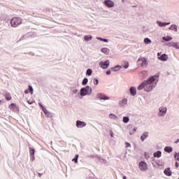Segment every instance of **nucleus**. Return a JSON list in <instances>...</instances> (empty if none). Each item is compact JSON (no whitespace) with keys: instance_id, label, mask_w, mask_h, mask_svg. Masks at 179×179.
Instances as JSON below:
<instances>
[{"instance_id":"ea45409f","label":"nucleus","mask_w":179,"mask_h":179,"mask_svg":"<svg viewBox=\"0 0 179 179\" xmlns=\"http://www.w3.org/2000/svg\"><path fill=\"white\" fill-rule=\"evenodd\" d=\"M29 88L31 92V94H33V87H31V85H29Z\"/></svg>"},{"instance_id":"de8ad7c7","label":"nucleus","mask_w":179,"mask_h":179,"mask_svg":"<svg viewBox=\"0 0 179 179\" xmlns=\"http://www.w3.org/2000/svg\"><path fill=\"white\" fill-rule=\"evenodd\" d=\"M24 93H25V94H28V93H29V90H26L24 91Z\"/></svg>"},{"instance_id":"8fccbe9b","label":"nucleus","mask_w":179,"mask_h":179,"mask_svg":"<svg viewBox=\"0 0 179 179\" xmlns=\"http://www.w3.org/2000/svg\"><path fill=\"white\" fill-rule=\"evenodd\" d=\"M27 103H29V104H33V101H27Z\"/></svg>"},{"instance_id":"cd10ccee","label":"nucleus","mask_w":179,"mask_h":179,"mask_svg":"<svg viewBox=\"0 0 179 179\" xmlns=\"http://www.w3.org/2000/svg\"><path fill=\"white\" fill-rule=\"evenodd\" d=\"M123 67L124 68V69H128V68H129V63L128 62H124Z\"/></svg>"},{"instance_id":"58836bf2","label":"nucleus","mask_w":179,"mask_h":179,"mask_svg":"<svg viewBox=\"0 0 179 179\" xmlns=\"http://www.w3.org/2000/svg\"><path fill=\"white\" fill-rule=\"evenodd\" d=\"M93 82L95 85H99V80L97 78H94Z\"/></svg>"},{"instance_id":"bb28decb","label":"nucleus","mask_w":179,"mask_h":179,"mask_svg":"<svg viewBox=\"0 0 179 179\" xmlns=\"http://www.w3.org/2000/svg\"><path fill=\"white\" fill-rule=\"evenodd\" d=\"M164 150L168 153H171V152H173V148L171 147H165Z\"/></svg>"},{"instance_id":"20e7f679","label":"nucleus","mask_w":179,"mask_h":179,"mask_svg":"<svg viewBox=\"0 0 179 179\" xmlns=\"http://www.w3.org/2000/svg\"><path fill=\"white\" fill-rule=\"evenodd\" d=\"M10 24L12 27H17L20 24H22V19L20 17H13L10 20Z\"/></svg>"},{"instance_id":"09e8293b","label":"nucleus","mask_w":179,"mask_h":179,"mask_svg":"<svg viewBox=\"0 0 179 179\" xmlns=\"http://www.w3.org/2000/svg\"><path fill=\"white\" fill-rule=\"evenodd\" d=\"M46 115V117H51V113L47 114V115Z\"/></svg>"},{"instance_id":"c85d7f7f","label":"nucleus","mask_w":179,"mask_h":179,"mask_svg":"<svg viewBox=\"0 0 179 179\" xmlns=\"http://www.w3.org/2000/svg\"><path fill=\"white\" fill-rule=\"evenodd\" d=\"M96 39L99 40V41H103L104 43H108V39H106V38L96 37Z\"/></svg>"},{"instance_id":"49530a36","label":"nucleus","mask_w":179,"mask_h":179,"mask_svg":"<svg viewBox=\"0 0 179 179\" xmlns=\"http://www.w3.org/2000/svg\"><path fill=\"white\" fill-rule=\"evenodd\" d=\"M38 106H40V107L42 108V110H43V108H44L43 106L41 103H39Z\"/></svg>"},{"instance_id":"f257e3e1","label":"nucleus","mask_w":179,"mask_h":179,"mask_svg":"<svg viewBox=\"0 0 179 179\" xmlns=\"http://www.w3.org/2000/svg\"><path fill=\"white\" fill-rule=\"evenodd\" d=\"M157 76H151L140 83L138 90H145L147 93H150L157 86Z\"/></svg>"},{"instance_id":"39448f33","label":"nucleus","mask_w":179,"mask_h":179,"mask_svg":"<svg viewBox=\"0 0 179 179\" xmlns=\"http://www.w3.org/2000/svg\"><path fill=\"white\" fill-rule=\"evenodd\" d=\"M138 62H141V65L143 68H146V66H148V60L145 57L138 58Z\"/></svg>"},{"instance_id":"72a5a7b5","label":"nucleus","mask_w":179,"mask_h":179,"mask_svg":"<svg viewBox=\"0 0 179 179\" xmlns=\"http://www.w3.org/2000/svg\"><path fill=\"white\" fill-rule=\"evenodd\" d=\"M92 72L93 71H92V69H89L87 70L86 75H88V76H90L92 75Z\"/></svg>"},{"instance_id":"9d476101","label":"nucleus","mask_w":179,"mask_h":179,"mask_svg":"<svg viewBox=\"0 0 179 179\" xmlns=\"http://www.w3.org/2000/svg\"><path fill=\"white\" fill-rule=\"evenodd\" d=\"M9 108H10V110H11V111H13V113H19V111H20L18 106H16V104H15V103H11L9 106Z\"/></svg>"},{"instance_id":"412c9836","label":"nucleus","mask_w":179,"mask_h":179,"mask_svg":"<svg viewBox=\"0 0 179 179\" xmlns=\"http://www.w3.org/2000/svg\"><path fill=\"white\" fill-rule=\"evenodd\" d=\"M121 66L120 65H116L115 66L111 68V69L113 71V72H118L120 69H121Z\"/></svg>"},{"instance_id":"6ab92c4d","label":"nucleus","mask_w":179,"mask_h":179,"mask_svg":"<svg viewBox=\"0 0 179 179\" xmlns=\"http://www.w3.org/2000/svg\"><path fill=\"white\" fill-rule=\"evenodd\" d=\"M164 174H165L166 176H168L169 177H170V176H171V174H172V172H171V171L170 170V168L166 169L164 170Z\"/></svg>"},{"instance_id":"ddd939ff","label":"nucleus","mask_w":179,"mask_h":179,"mask_svg":"<svg viewBox=\"0 0 179 179\" xmlns=\"http://www.w3.org/2000/svg\"><path fill=\"white\" fill-rule=\"evenodd\" d=\"M92 39L93 36L92 35H85L84 36V41H85V43H87L88 41H92Z\"/></svg>"},{"instance_id":"4d7b16f0","label":"nucleus","mask_w":179,"mask_h":179,"mask_svg":"<svg viewBox=\"0 0 179 179\" xmlns=\"http://www.w3.org/2000/svg\"><path fill=\"white\" fill-rule=\"evenodd\" d=\"M0 103H2V101H0Z\"/></svg>"},{"instance_id":"423d86ee","label":"nucleus","mask_w":179,"mask_h":179,"mask_svg":"<svg viewBox=\"0 0 179 179\" xmlns=\"http://www.w3.org/2000/svg\"><path fill=\"white\" fill-rule=\"evenodd\" d=\"M87 124L85 122L81 120H77L76 122V127L78 129L85 128Z\"/></svg>"},{"instance_id":"5701e85b","label":"nucleus","mask_w":179,"mask_h":179,"mask_svg":"<svg viewBox=\"0 0 179 179\" xmlns=\"http://www.w3.org/2000/svg\"><path fill=\"white\" fill-rule=\"evenodd\" d=\"M154 157H162V152L161 151H157L153 154Z\"/></svg>"},{"instance_id":"393cba45","label":"nucleus","mask_w":179,"mask_h":179,"mask_svg":"<svg viewBox=\"0 0 179 179\" xmlns=\"http://www.w3.org/2000/svg\"><path fill=\"white\" fill-rule=\"evenodd\" d=\"M162 39L164 40V41H171V40H173V38L171 36H164Z\"/></svg>"},{"instance_id":"e433bc0d","label":"nucleus","mask_w":179,"mask_h":179,"mask_svg":"<svg viewBox=\"0 0 179 179\" xmlns=\"http://www.w3.org/2000/svg\"><path fill=\"white\" fill-rule=\"evenodd\" d=\"M173 47H174V48H176V50H179L178 43H173Z\"/></svg>"},{"instance_id":"603ef678","label":"nucleus","mask_w":179,"mask_h":179,"mask_svg":"<svg viewBox=\"0 0 179 179\" xmlns=\"http://www.w3.org/2000/svg\"><path fill=\"white\" fill-rule=\"evenodd\" d=\"M38 176H39V177H41L43 176V174L38 173Z\"/></svg>"},{"instance_id":"b1692460","label":"nucleus","mask_w":179,"mask_h":179,"mask_svg":"<svg viewBox=\"0 0 179 179\" xmlns=\"http://www.w3.org/2000/svg\"><path fill=\"white\" fill-rule=\"evenodd\" d=\"M169 30H173V31H178L177 29V25L176 24H172L171 27L169 28Z\"/></svg>"},{"instance_id":"7ed1b4c3","label":"nucleus","mask_w":179,"mask_h":179,"mask_svg":"<svg viewBox=\"0 0 179 179\" xmlns=\"http://www.w3.org/2000/svg\"><path fill=\"white\" fill-rule=\"evenodd\" d=\"M92 92V88L90 86L87 85L85 87H83L80 90V96H87V94H90Z\"/></svg>"},{"instance_id":"c756f323","label":"nucleus","mask_w":179,"mask_h":179,"mask_svg":"<svg viewBox=\"0 0 179 179\" xmlns=\"http://www.w3.org/2000/svg\"><path fill=\"white\" fill-rule=\"evenodd\" d=\"M123 122L124 124H128L129 122V118L128 117H123Z\"/></svg>"},{"instance_id":"a211bd4d","label":"nucleus","mask_w":179,"mask_h":179,"mask_svg":"<svg viewBox=\"0 0 179 179\" xmlns=\"http://www.w3.org/2000/svg\"><path fill=\"white\" fill-rule=\"evenodd\" d=\"M34 149L29 148V155L31 156V160L33 162L34 160Z\"/></svg>"},{"instance_id":"4468645a","label":"nucleus","mask_w":179,"mask_h":179,"mask_svg":"<svg viewBox=\"0 0 179 179\" xmlns=\"http://www.w3.org/2000/svg\"><path fill=\"white\" fill-rule=\"evenodd\" d=\"M129 92L131 96H136V87H131Z\"/></svg>"},{"instance_id":"4c0bfd02","label":"nucleus","mask_w":179,"mask_h":179,"mask_svg":"<svg viewBox=\"0 0 179 179\" xmlns=\"http://www.w3.org/2000/svg\"><path fill=\"white\" fill-rule=\"evenodd\" d=\"M168 47H174V42L167 43Z\"/></svg>"},{"instance_id":"4be33fe9","label":"nucleus","mask_w":179,"mask_h":179,"mask_svg":"<svg viewBox=\"0 0 179 179\" xmlns=\"http://www.w3.org/2000/svg\"><path fill=\"white\" fill-rule=\"evenodd\" d=\"M137 129H138V128H136L135 127H131V129H130V130H129L130 135H133L134 134H135V132H136Z\"/></svg>"},{"instance_id":"f704fd0d","label":"nucleus","mask_w":179,"mask_h":179,"mask_svg":"<svg viewBox=\"0 0 179 179\" xmlns=\"http://www.w3.org/2000/svg\"><path fill=\"white\" fill-rule=\"evenodd\" d=\"M174 158L176 159V160H178V162H179V152L175 153Z\"/></svg>"},{"instance_id":"2eb2a0df","label":"nucleus","mask_w":179,"mask_h":179,"mask_svg":"<svg viewBox=\"0 0 179 179\" xmlns=\"http://www.w3.org/2000/svg\"><path fill=\"white\" fill-rule=\"evenodd\" d=\"M158 59H160L161 61H167V59H169V56L166 54H163L158 57Z\"/></svg>"},{"instance_id":"5fc2aeb1","label":"nucleus","mask_w":179,"mask_h":179,"mask_svg":"<svg viewBox=\"0 0 179 179\" xmlns=\"http://www.w3.org/2000/svg\"><path fill=\"white\" fill-rule=\"evenodd\" d=\"M123 179H127V176H123Z\"/></svg>"},{"instance_id":"a18cd8bd","label":"nucleus","mask_w":179,"mask_h":179,"mask_svg":"<svg viewBox=\"0 0 179 179\" xmlns=\"http://www.w3.org/2000/svg\"><path fill=\"white\" fill-rule=\"evenodd\" d=\"M106 75H111V71H106Z\"/></svg>"},{"instance_id":"13d9d810","label":"nucleus","mask_w":179,"mask_h":179,"mask_svg":"<svg viewBox=\"0 0 179 179\" xmlns=\"http://www.w3.org/2000/svg\"><path fill=\"white\" fill-rule=\"evenodd\" d=\"M178 179H179V178H178Z\"/></svg>"},{"instance_id":"9b49d317","label":"nucleus","mask_w":179,"mask_h":179,"mask_svg":"<svg viewBox=\"0 0 179 179\" xmlns=\"http://www.w3.org/2000/svg\"><path fill=\"white\" fill-rule=\"evenodd\" d=\"M127 103H128V99H127V98H123L122 99L119 101L118 104H119L120 107H125V106H127Z\"/></svg>"},{"instance_id":"f8f14e48","label":"nucleus","mask_w":179,"mask_h":179,"mask_svg":"<svg viewBox=\"0 0 179 179\" xmlns=\"http://www.w3.org/2000/svg\"><path fill=\"white\" fill-rule=\"evenodd\" d=\"M96 99H99V100H110V97H108L103 94H98L96 95Z\"/></svg>"},{"instance_id":"f3484780","label":"nucleus","mask_w":179,"mask_h":179,"mask_svg":"<svg viewBox=\"0 0 179 179\" xmlns=\"http://www.w3.org/2000/svg\"><path fill=\"white\" fill-rule=\"evenodd\" d=\"M157 24L159 26V27H164V26H167V24H170V22H162L160 21H157Z\"/></svg>"},{"instance_id":"473e14b6","label":"nucleus","mask_w":179,"mask_h":179,"mask_svg":"<svg viewBox=\"0 0 179 179\" xmlns=\"http://www.w3.org/2000/svg\"><path fill=\"white\" fill-rule=\"evenodd\" d=\"M79 158V155H76L75 157L72 159V162L78 163V159Z\"/></svg>"},{"instance_id":"3c124183","label":"nucleus","mask_w":179,"mask_h":179,"mask_svg":"<svg viewBox=\"0 0 179 179\" xmlns=\"http://www.w3.org/2000/svg\"><path fill=\"white\" fill-rule=\"evenodd\" d=\"M148 134H149V132L145 131V132L143 133V135H148Z\"/></svg>"},{"instance_id":"6e6552de","label":"nucleus","mask_w":179,"mask_h":179,"mask_svg":"<svg viewBox=\"0 0 179 179\" xmlns=\"http://www.w3.org/2000/svg\"><path fill=\"white\" fill-rule=\"evenodd\" d=\"M138 167L141 171H146V170H148V164L145 162H141Z\"/></svg>"},{"instance_id":"7c9ffc66","label":"nucleus","mask_w":179,"mask_h":179,"mask_svg":"<svg viewBox=\"0 0 179 179\" xmlns=\"http://www.w3.org/2000/svg\"><path fill=\"white\" fill-rule=\"evenodd\" d=\"M87 82H89V80L85 78L83 80L82 85L83 86H86V85H87Z\"/></svg>"},{"instance_id":"2f4dec72","label":"nucleus","mask_w":179,"mask_h":179,"mask_svg":"<svg viewBox=\"0 0 179 179\" xmlns=\"http://www.w3.org/2000/svg\"><path fill=\"white\" fill-rule=\"evenodd\" d=\"M5 99L7 100H11L12 99V96H10V94H6L5 95Z\"/></svg>"},{"instance_id":"aec40b11","label":"nucleus","mask_w":179,"mask_h":179,"mask_svg":"<svg viewBox=\"0 0 179 179\" xmlns=\"http://www.w3.org/2000/svg\"><path fill=\"white\" fill-rule=\"evenodd\" d=\"M109 118H110V120H114L115 121H117V120H118V116L116 115H114V114H113V113H110V114L109 115Z\"/></svg>"},{"instance_id":"0eeeda50","label":"nucleus","mask_w":179,"mask_h":179,"mask_svg":"<svg viewBox=\"0 0 179 179\" xmlns=\"http://www.w3.org/2000/svg\"><path fill=\"white\" fill-rule=\"evenodd\" d=\"M99 66H101L102 69H107V68L110 66V60H106V62H100Z\"/></svg>"},{"instance_id":"c9c22d12","label":"nucleus","mask_w":179,"mask_h":179,"mask_svg":"<svg viewBox=\"0 0 179 179\" xmlns=\"http://www.w3.org/2000/svg\"><path fill=\"white\" fill-rule=\"evenodd\" d=\"M42 110L43 111L44 114H45V115H47V114H50V112H48L45 108H43Z\"/></svg>"},{"instance_id":"c03bdc74","label":"nucleus","mask_w":179,"mask_h":179,"mask_svg":"<svg viewBox=\"0 0 179 179\" xmlns=\"http://www.w3.org/2000/svg\"><path fill=\"white\" fill-rule=\"evenodd\" d=\"M175 166H176V169H178V167H179L178 162H176Z\"/></svg>"},{"instance_id":"a19ab883","label":"nucleus","mask_w":179,"mask_h":179,"mask_svg":"<svg viewBox=\"0 0 179 179\" xmlns=\"http://www.w3.org/2000/svg\"><path fill=\"white\" fill-rule=\"evenodd\" d=\"M146 135H143V136H141V141H144V139H146Z\"/></svg>"},{"instance_id":"a878e982","label":"nucleus","mask_w":179,"mask_h":179,"mask_svg":"<svg viewBox=\"0 0 179 179\" xmlns=\"http://www.w3.org/2000/svg\"><path fill=\"white\" fill-rule=\"evenodd\" d=\"M144 43L147 45L152 44V40L149 39V38H144Z\"/></svg>"},{"instance_id":"6e6d98bb","label":"nucleus","mask_w":179,"mask_h":179,"mask_svg":"<svg viewBox=\"0 0 179 179\" xmlns=\"http://www.w3.org/2000/svg\"><path fill=\"white\" fill-rule=\"evenodd\" d=\"M157 55L159 56V55H160V53H157Z\"/></svg>"},{"instance_id":"79ce46f5","label":"nucleus","mask_w":179,"mask_h":179,"mask_svg":"<svg viewBox=\"0 0 179 179\" xmlns=\"http://www.w3.org/2000/svg\"><path fill=\"white\" fill-rule=\"evenodd\" d=\"M126 148H131V144L129 143H126Z\"/></svg>"},{"instance_id":"37998d69","label":"nucleus","mask_w":179,"mask_h":179,"mask_svg":"<svg viewBox=\"0 0 179 179\" xmlns=\"http://www.w3.org/2000/svg\"><path fill=\"white\" fill-rule=\"evenodd\" d=\"M73 94H76V93H78V90H73Z\"/></svg>"},{"instance_id":"864d4df0","label":"nucleus","mask_w":179,"mask_h":179,"mask_svg":"<svg viewBox=\"0 0 179 179\" xmlns=\"http://www.w3.org/2000/svg\"><path fill=\"white\" fill-rule=\"evenodd\" d=\"M179 140H177V141H175V143H178Z\"/></svg>"},{"instance_id":"f03ea898","label":"nucleus","mask_w":179,"mask_h":179,"mask_svg":"<svg viewBox=\"0 0 179 179\" xmlns=\"http://www.w3.org/2000/svg\"><path fill=\"white\" fill-rule=\"evenodd\" d=\"M167 114V107L164 106H162L158 109L157 115L159 117V118H162L163 117H166Z\"/></svg>"},{"instance_id":"dca6fc26","label":"nucleus","mask_w":179,"mask_h":179,"mask_svg":"<svg viewBox=\"0 0 179 179\" xmlns=\"http://www.w3.org/2000/svg\"><path fill=\"white\" fill-rule=\"evenodd\" d=\"M101 51L106 55H108L110 54V49H108V48H103L101 49Z\"/></svg>"},{"instance_id":"1a4fd4ad","label":"nucleus","mask_w":179,"mask_h":179,"mask_svg":"<svg viewBox=\"0 0 179 179\" xmlns=\"http://www.w3.org/2000/svg\"><path fill=\"white\" fill-rule=\"evenodd\" d=\"M103 5H105V6L107 8H114L115 3L112 0H105L103 1Z\"/></svg>"}]
</instances>
